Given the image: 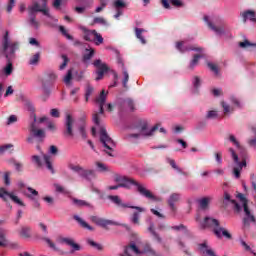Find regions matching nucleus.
I'll list each match as a JSON object with an SVG mask.
<instances>
[{"label": "nucleus", "instance_id": "obj_2", "mask_svg": "<svg viewBox=\"0 0 256 256\" xmlns=\"http://www.w3.org/2000/svg\"><path fill=\"white\" fill-rule=\"evenodd\" d=\"M228 141H230L232 145H235L237 151L240 154V156H238L233 148L228 149L234 163L236 164V166L233 168V174L236 179H239L241 177V171L243 170V167H247V162L245 160L247 157V152L245 151V148L241 146V143H239V140H237V137H235V135L230 134L228 136Z\"/></svg>", "mask_w": 256, "mask_h": 256}, {"label": "nucleus", "instance_id": "obj_39", "mask_svg": "<svg viewBox=\"0 0 256 256\" xmlns=\"http://www.w3.org/2000/svg\"><path fill=\"white\" fill-rule=\"evenodd\" d=\"M40 57H41V54L39 53L34 54L29 60V65H37V63H39Z\"/></svg>", "mask_w": 256, "mask_h": 256}, {"label": "nucleus", "instance_id": "obj_53", "mask_svg": "<svg viewBox=\"0 0 256 256\" xmlns=\"http://www.w3.org/2000/svg\"><path fill=\"white\" fill-rule=\"evenodd\" d=\"M145 253H148V255H155V252L153 251V249H151V246L149 244H146L144 246V250Z\"/></svg>", "mask_w": 256, "mask_h": 256}, {"label": "nucleus", "instance_id": "obj_55", "mask_svg": "<svg viewBox=\"0 0 256 256\" xmlns=\"http://www.w3.org/2000/svg\"><path fill=\"white\" fill-rule=\"evenodd\" d=\"M32 161L33 163H35V165H37L38 167H41V158H39V156L37 155L32 156Z\"/></svg>", "mask_w": 256, "mask_h": 256}, {"label": "nucleus", "instance_id": "obj_62", "mask_svg": "<svg viewBox=\"0 0 256 256\" xmlns=\"http://www.w3.org/2000/svg\"><path fill=\"white\" fill-rule=\"evenodd\" d=\"M29 43H30V45H33L34 47H39V41H37V39H35V38H30Z\"/></svg>", "mask_w": 256, "mask_h": 256}, {"label": "nucleus", "instance_id": "obj_56", "mask_svg": "<svg viewBox=\"0 0 256 256\" xmlns=\"http://www.w3.org/2000/svg\"><path fill=\"white\" fill-rule=\"evenodd\" d=\"M206 117H207V119H216L217 111H215V110L209 111Z\"/></svg>", "mask_w": 256, "mask_h": 256}, {"label": "nucleus", "instance_id": "obj_6", "mask_svg": "<svg viewBox=\"0 0 256 256\" xmlns=\"http://www.w3.org/2000/svg\"><path fill=\"white\" fill-rule=\"evenodd\" d=\"M100 141L102 145L105 147V152L110 155V157H113V149H115V142L111 137H109V134H107V130L105 128H100Z\"/></svg>", "mask_w": 256, "mask_h": 256}, {"label": "nucleus", "instance_id": "obj_36", "mask_svg": "<svg viewBox=\"0 0 256 256\" xmlns=\"http://www.w3.org/2000/svg\"><path fill=\"white\" fill-rule=\"evenodd\" d=\"M211 203V198H202L199 200L200 209H207Z\"/></svg>", "mask_w": 256, "mask_h": 256}, {"label": "nucleus", "instance_id": "obj_22", "mask_svg": "<svg viewBox=\"0 0 256 256\" xmlns=\"http://www.w3.org/2000/svg\"><path fill=\"white\" fill-rule=\"evenodd\" d=\"M80 176L84 177V179H87L88 181H91V179H95V177H97V173L93 169L83 168L82 174H80Z\"/></svg>", "mask_w": 256, "mask_h": 256}, {"label": "nucleus", "instance_id": "obj_48", "mask_svg": "<svg viewBox=\"0 0 256 256\" xmlns=\"http://www.w3.org/2000/svg\"><path fill=\"white\" fill-rule=\"evenodd\" d=\"M93 94V87L87 86L86 87V93H85V99L86 101H89V97Z\"/></svg>", "mask_w": 256, "mask_h": 256}, {"label": "nucleus", "instance_id": "obj_45", "mask_svg": "<svg viewBox=\"0 0 256 256\" xmlns=\"http://www.w3.org/2000/svg\"><path fill=\"white\" fill-rule=\"evenodd\" d=\"M168 163L171 165L172 168L175 169V171H178V173H183V170L179 168V166H177V164L175 163V160L168 159Z\"/></svg>", "mask_w": 256, "mask_h": 256}, {"label": "nucleus", "instance_id": "obj_57", "mask_svg": "<svg viewBox=\"0 0 256 256\" xmlns=\"http://www.w3.org/2000/svg\"><path fill=\"white\" fill-rule=\"evenodd\" d=\"M59 29L62 32L64 37H66L68 39H73V37L71 35H69V33H67V30H65V27L60 26Z\"/></svg>", "mask_w": 256, "mask_h": 256}, {"label": "nucleus", "instance_id": "obj_49", "mask_svg": "<svg viewBox=\"0 0 256 256\" xmlns=\"http://www.w3.org/2000/svg\"><path fill=\"white\" fill-rule=\"evenodd\" d=\"M5 75H11L13 73V64L8 63L7 66L4 68Z\"/></svg>", "mask_w": 256, "mask_h": 256}, {"label": "nucleus", "instance_id": "obj_20", "mask_svg": "<svg viewBox=\"0 0 256 256\" xmlns=\"http://www.w3.org/2000/svg\"><path fill=\"white\" fill-rule=\"evenodd\" d=\"M132 209H135L136 212H133L132 217H131V222L134 225H139V217H140L139 213H143V211H145V208H141V207H138V206H133Z\"/></svg>", "mask_w": 256, "mask_h": 256}, {"label": "nucleus", "instance_id": "obj_54", "mask_svg": "<svg viewBox=\"0 0 256 256\" xmlns=\"http://www.w3.org/2000/svg\"><path fill=\"white\" fill-rule=\"evenodd\" d=\"M201 55H195L193 60L190 63V67H195V65H197V63H199V58H201Z\"/></svg>", "mask_w": 256, "mask_h": 256}, {"label": "nucleus", "instance_id": "obj_14", "mask_svg": "<svg viewBox=\"0 0 256 256\" xmlns=\"http://www.w3.org/2000/svg\"><path fill=\"white\" fill-rule=\"evenodd\" d=\"M58 242L69 245L72 248L71 253H75V251H81V246L75 243V240L71 238H59Z\"/></svg>", "mask_w": 256, "mask_h": 256}, {"label": "nucleus", "instance_id": "obj_40", "mask_svg": "<svg viewBox=\"0 0 256 256\" xmlns=\"http://www.w3.org/2000/svg\"><path fill=\"white\" fill-rule=\"evenodd\" d=\"M239 47L247 49L249 47H256V44L249 42V40H245L244 42H239Z\"/></svg>", "mask_w": 256, "mask_h": 256}, {"label": "nucleus", "instance_id": "obj_58", "mask_svg": "<svg viewBox=\"0 0 256 256\" xmlns=\"http://www.w3.org/2000/svg\"><path fill=\"white\" fill-rule=\"evenodd\" d=\"M13 7H15V0H9L8 6H7V12L11 13V11H13Z\"/></svg>", "mask_w": 256, "mask_h": 256}, {"label": "nucleus", "instance_id": "obj_19", "mask_svg": "<svg viewBox=\"0 0 256 256\" xmlns=\"http://www.w3.org/2000/svg\"><path fill=\"white\" fill-rule=\"evenodd\" d=\"M243 17L244 23L247 21H252V23H256V14L253 10H247L241 13Z\"/></svg>", "mask_w": 256, "mask_h": 256}, {"label": "nucleus", "instance_id": "obj_52", "mask_svg": "<svg viewBox=\"0 0 256 256\" xmlns=\"http://www.w3.org/2000/svg\"><path fill=\"white\" fill-rule=\"evenodd\" d=\"M44 241L47 243V245H49V247H50L51 249H54V251H59V249H57V247L55 246V243H53V242L51 241V239L45 238Z\"/></svg>", "mask_w": 256, "mask_h": 256}, {"label": "nucleus", "instance_id": "obj_5", "mask_svg": "<svg viewBox=\"0 0 256 256\" xmlns=\"http://www.w3.org/2000/svg\"><path fill=\"white\" fill-rule=\"evenodd\" d=\"M2 49L6 59H11L15 54V51L19 49V44L9 40V32H6L2 40Z\"/></svg>", "mask_w": 256, "mask_h": 256}, {"label": "nucleus", "instance_id": "obj_64", "mask_svg": "<svg viewBox=\"0 0 256 256\" xmlns=\"http://www.w3.org/2000/svg\"><path fill=\"white\" fill-rule=\"evenodd\" d=\"M94 23H100L101 25H105V19L102 17H97L94 19Z\"/></svg>", "mask_w": 256, "mask_h": 256}, {"label": "nucleus", "instance_id": "obj_59", "mask_svg": "<svg viewBox=\"0 0 256 256\" xmlns=\"http://www.w3.org/2000/svg\"><path fill=\"white\" fill-rule=\"evenodd\" d=\"M12 123H17V116L11 115V116L8 118L7 125H12Z\"/></svg>", "mask_w": 256, "mask_h": 256}, {"label": "nucleus", "instance_id": "obj_26", "mask_svg": "<svg viewBox=\"0 0 256 256\" xmlns=\"http://www.w3.org/2000/svg\"><path fill=\"white\" fill-rule=\"evenodd\" d=\"M24 195L25 197H28V199L35 201L36 197H39V192L31 187H28L26 191H24Z\"/></svg>", "mask_w": 256, "mask_h": 256}, {"label": "nucleus", "instance_id": "obj_21", "mask_svg": "<svg viewBox=\"0 0 256 256\" xmlns=\"http://www.w3.org/2000/svg\"><path fill=\"white\" fill-rule=\"evenodd\" d=\"M92 221L100 227H107L108 225H113V221L107 220L105 218H99L97 216L92 217Z\"/></svg>", "mask_w": 256, "mask_h": 256}, {"label": "nucleus", "instance_id": "obj_28", "mask_svg": "<svg viewBox=\"0 0 256 256\" xmlns=\"http://www.w3.org/2000/svg\"><path fill=\"white\" fill-rule=\"evenodd\" d=\"M108 199L112 201V203H115V205H119L120 207L133 208V206L129 204L122 203L121 198H119V196H108Z\"/></svg>", "mask_w": 256, "mask_h": 256}, {"label": "nucleus", "instance_id": "obj_47", "mask_svg": "<svg viewBox=\"0 0 256 256\" xmlns=\"http://www.w3.org/2000/svg\"><path fill=\"white\" fill-rule=\"evenodd\" d=\"M11 172H5L4 173V183L5 185L9 186L11 185Z\"/></svg>", "mask_w": 256, "mask_h": 256}, {"label": "nucleus", "instance_id": "obj_12", "mask_svg": "<svg viewBox=\"0 0 256 256\" xmlns=\"http://www.w3.org/2000/svg\"><path fill=\"white\" fill-rule=\"evenodd\" d=\"M33 121L34 123L31 124L30 126V133L33 137H36L37 139H45V131L42 129H38L37 126L35 125L37 123V117L35 114H33Z\"/></svg>", "mask_w": 256, "mask_h": 256}, {"label": "nucleus", "instance_id": "obj_42", "mask_svg": "<svg viewBox=\"0 0 256 256\" xmlns=\"http://www.w3.org/2000/svg\"><path fill=\"white\" fill-rule=\"evenodd\" d=\"M57 193H63L64 195H69V191L67 189H65L63 186L59 185V184H55L54 185Z\"/></svg>", "mask_w": 256, "mask_h": 256}, {"label": "nucleus", "instance_id": "obj_63", "mask_svg": "<svg viewBox=\"0 0 256 256\" xmlns=\"http://www.w3.org/2000/svg\"><path fill=\"white\" fill-rule=\"evenodd\" d=\"M43 200H44L46 203H48V205H53V202H54L53 197L46 196V197L43 198Z\"/></svg>", "mask_w": 256, "mask_h": 256}, {"label": "nucleus", "instance_id": "obj_10", "mask_svg": "<svg viewBox=\"0 0 256 256\" xmlns=\"http://www.w3.org/2000/svg\"><path fill=\"white\" fill-rule=\"evenodd\" d=\"M11 199L13 203H16V205H20V207H25V203L21 201L13 192L7 191L5 188H0V199L3 201H7V199Z\"/></svg>", "mask_w": 256, "mask_h": 256}, {"label": "nucleus", "instance_id": "obj_13", "mask_svg": "<svg viewBox=\"0 0 256 256\" xmlns=\"http://www.w3.org/2000/svg\"><path fill=\"white\" fill-rule=\"evenodd\" d=\"M157 129H159V125H156L151 129L147 128V125H144L140 130V134H131L130 137H134V139H137L140 135H143L144 137H151L155 134Z\"/></svg>", "mask_w": 256, "mask_h": 256}, {"label": "nucleus", "instance_id": "obj_11", "mask_svg": "<svg viewBox=\"0 0 256 256\" xmlns=\"http://www.w3.org/2000/svg\"><path fill=\"white\" fill-rule=\"evenodd\" d=\"M93 65L97 69L96 81H101V79H103V75H105V73H107V71H109V68L107 67V64L101 62V60H99V59L94 61Z\"/></svg>", "mask_w": 256, "mask_h": 256}, {"label": "nucleus", "instance_id": "obj_16", "mask_svg": "<svg viewBox=\"0 0 256 256\" xmlns=\"http://www.w3.org/2000/svg\"><path fill=\"white\" fill-rule=\"evenodd\" d=\"M185 45H186L185 41L177 42L176 48L178 49V51H181V53H185V51H198L199 53H203V48H195V47L188 48Z\"/></svg>", "mask_w": 256, "mask_h": 256}, {"label": "nucleus", "instance_id": "obj_50", "mask_svg": "<svg viewBox=\"0 0 256 256\" xmlns=\"http://www.w3.org/2000/svg\"><path fill=\"white\" fill-rule=\"evenodd\" d=\"M101 6L96 8V13H101L105 7H107V0H100Z\"/></svg>", "mask_w": 256, "mask_h": 256}, {"label": "nucleus", "instance_id": "obj_44", "mask_svg": "<svg viewBox=\"0 0 256 256\" xmlns=\"http://www.w3.org/2000/svg\"><path fill=\"white\" fill-rule=\"evenodd\" d=\"M9 149H13L12 144H6V145L0 146V155H3V153H6L7 151H9Z\"/></svg>", "mask_w": 256, "mask_h": 256}, {"label": "nucleus", "instance_id": "obj_9", "mask_svg": "<svg viewBox=\"0 0 256 256\" xmlns=\"http://www.w3.org/2000/svg\"><path fill=\"white\" fill-rule=\"evenodd\" d=\"M73 127H75V118L71 114L66 115L65 119V131L64 135L67 139H73L75 133L73 132Z\"/></svg>", "mask_w": 256, "mask_h": 256}, {"label": "nucleus", "instance_id": "obj_60", "mask_svg": "<svg viewBox=\"0 0 256 256\" xmlns=\"http://www.w3.org/2000/svg\"><path fill=\"white\" fill-rule=\"evenodd\" d=\"M50 115H51V117H55V118H59L60 117V114H59V110L58 109H52L51 111H50Z\"/></svg>", "mask_w": 256, "mask_h": 256}, {"label": "nucleus", "instance_id": "obj_17", "mask_svg": "<svg viewBox=\"0 0 256 256\" xmlns=\"http://www.w3.org/2000/svg\"><path fill=\"white\" fill-rule=\"evenodd\" d=\"M204 21L207 23L208 27L216 33V35H223V33H225V28L213 25L211 20H209V16H204Z\"/></svg>", "mask_w": 256, "mask_h": 256}, {"label": "nucleus", "instance_id": "obj_38", "mask_svg": "<svg viewBox=\"0 0 256 256\" xmlns=\"http://www.w3.org/2000/svg\"><path fill=\"white\" fill-rule=\"evenodd\" d=\"M221 105L223 107L224 115H229L230 113H233V111H234L233 107L229 106L225 102H222Z\"/></svg>", "mask_w": 256, "mask_h": 256}, {"label": "nucleus", "instance_id": "obj_37", "mask_svg": "<svg viewBox=\"0 0 256 256\" xmlns=\"http://www.w3.org/2000/svg\"><path fill=\"white\" fill-rule=\"evenodd\" d=\"M93 55H95V50L93 48L86 49V52L83 57L84 61H89L91 57H93Z\"/></svg>", "mask_w": 256, "mask_h": 256}, {"label": "nucleus", "instance_id": "obj_61", "mask_svg": "<svg viewBox=\"0 0 256 256\" xmlns=\"http://www.w3.org/2000/svg\"><path fill=\"white\" fill-rule=\"evenodd\" d=\"M79 133L83 139H85V137H87V134L85 133V126L79 127Z\"/></svg>", "mask_w": 256, "mask_h": 256}, {"label": "nucleus", "instance_id": "obj_46", "mask_svg": "<svg viewBox=\"0 0 256 256\" xmlns=\"http://www.w3.org/2000/svg\"><path fill=\"white\" fill-rule=\"evenodd\" d=\"M123 76H124V79H123V87H127V83H129V73L127 72V70L124 68L123 69Z\"/></svg>", "mask_w": 256, "mask_h": 256}, {"label": "nucleus", "instance_id": "obj_1", "mask_svg": "<svg viewBox=\"0 0 256 256\" xmlns=\"http://www.w3.org/2000/svg\"><path fill=\"white\" fill-rule=\"evenodd\" d=\"M114 181L118 184L114 186H108L109 191H115L119 189V187L131 189V187H133L134 185L135 187H137L138 193H140V195H142L143 197H146V199H149L150 201H159V199L155 195H153V192L151 190L147 189L143 184H139V182L135 181L133 178L115 175Z\"/></svg>", "mask_w": 256, "mask_h": 256}, {"label": "nucleus", "instance_id": "obj_43", "mask_svg": "<svg viewBox=\"0 0 256 256\" xmlns=\"http://www.w3.org/2000/svg\"><path fill=\"white\" fill-rule=\"evenodd\" d=\"M71 79H73V70H68L66 76L64 77V83L69 85L71 83Z\"/></svg>", "mask_w": 256, "mask_h": 256}, {"label": "nucleus", "instance_id": "obj_51", "mask_svg": "<svg viewBox=\"0 0 256 256\" xmlns=\"http://www.w3.org/2000/svg\"><path fill=\"white\" fill-rule=\"evenodd\" d=\"M63 63L60 65V71H63L67 67V64L69 63V58H67L65 55H62Z\"/></svg>", "mask_w": 256, "mask_h": 256}, {"label": "nucleus", "instance_id": "obj_27", "mask_svg": "<svg viewBox=\"0 0 256 256\" xmlns=\"http://www.w3.org/2000/svg\"><path fill=\"white\" fill-rule=\"evenodd\" d=\"M199 250L203 253V255L216 256L215 252L212 251V249L209 247V245L206 244V242L199 245Z\"/></svg>", "mask_w": 256, "mask_h": 256}, {"label": "nucleus", "instance_id": "obj_15", "mask_svg": "<svg viewBox=\"0 0 256 256\" xmlns=\"http://www.w3.org/2000/svg\"><path fill=\"white\" fill-rule=\"evenodd\" d=\"M114 9H116V15H114L115 19H118V17H121L123 15V9L127 7V4L123 0H115L114 1Z\"/></svg>", "mask_w": 256, "mask_h": 256}, {"label": "nucleus", "instance_id": "obj_33", "mask_svg": "<svg viewBox=\"0 0 256 256\" xmlns=\"http://www.w3.org/2000/svg\"><path fill=\"white\" fill-rule=\"evenodd\" d=\"M46 167L48 169V171H50L51 173H55V170L53 169V164H51V157L47 156V155H43Z\"/></svg>", "mask_w": 256, "mask_h": 256}, {"label": "nucleus", "instance_id": "obj_7", "mask_svg": "<svg viewBox=\"0 0 256 256\" xmlns=\"http://www.w3.org/2000/svg\"><path fill=\"white\" fill-rule=\"evenodd\" d=\"M105 101H107V93L105 90H102L99 97L96 99L97 105H99L100 109L99 112H95L93 114V121L95 125H101V115H103L104 110H103V105H105Z\"/></svg>", "mask_w": 256, "mask_h": 256}, {"label": "nucleus", "instance_id": "obj_41", "mask_svg": "<svg viewBox=\"0 0 256 256\" xmlns=\"http://www.w3.org/2000/svg\"><path fill=\"white\" fill-rule=\"evenodd\" d=\"M148 230L150 231L152 237H154L155 241H157L158 243H161V237H159V234H157V232H155V230L153 229V225H151Z\"/></svg>", "mask_w": 256, "mask_h": 256}, {"label": "nucleus", "instance_id": "obj_3", "mask_svg": "<svg viewBox=\"0 0 256 256\" xmlns=\"http://www.w3.org/2000/svg\"><path fill=\"white\" fill-rule=\"evenodd\" d=\"M37 13H43L46 17H51V14H49V8H47V0L33 2L28 6V25L31 29L35 30L41 27V23L37 20Z\"/></svg>", "mask_w": 256, "mask_h": 256}, {"label": "nucleus", "instance_id": "obj_24", "mask_svg": "<svg viewBox=\"0 0 256 256\" xmlns=\"http://www.w3.org/2000/svg\"><path fill=\"white\" fill-rule=\"evenodd\" d=\"M131 253L139 255V253L141 252L139 251V248H137L135 244H132L125 248L124 253L121 256H133Z\"/></svg>", "mask_w": 256, "mask_h": 256}, {"label": "nucleus", "instance_id": "obj_23", "mask_svg": "<svg viewBox=\"0 0 256 256\" xmlns=\"http://www.w3.org/2000/svg\"><path fill=\"white\" fill-rule=\"evenodd\" d=\"M244 213H245V218H244V225H249L250 223H255V216L251 214V211H249V207H245Z\"/></svg>", "mask_w": 256, "mask_h": 256}, {"label": "nucleus", "instance_id": "obj_34", "mask_svg": "<svg viewBox=\"0 0 256 256\" xmlns=\"http://www.w3.org/2000/svg\"><path fill=\"white\" fill-rule=\"evenodd\" d=\"M68 168L71 169V171H74L75 173H79L80 175L83 173L84 169L83 167L73 163L68 164Z\"/></svg>", "mask_w": 256, "mask_h": 256}, {"label": "nucleus", "instance_id": "obj_32", "mask_svg": "<svg viewBox=\"0 0 256 256\" xmlns=\"http://www.w3.org/2000/svg\"><path fill=\"white\" fill-rule=\"evenodd\" d=\"M135 33H136L137 39H139L141 41L142 45H145V43H147V41L143 37V33H145V29L136 28Z\"/></svg>", "mask_w": 256, "mask_h": 256}, {"label": "nucleus", "instance_id": "obj_18", "mask_svg": "<svg viewBox=\"0 0 256 256\" xmlns=\"http://www.w3.org/2000/svg\"><path fill=\"white\" fill-rule=\"evenodd\" d=\"M237 197L241 204L235 202V200H232V203L234 204L236 211H241V209H245V207H247V199H245L243 194H238Z\"/></svg>", "mask_w": 256, "mask_h": 256}, {"label": "nucleus", "instance_id": "obj_29", "mask_svg": "<svg viewBox=\"0 0 256 256\" xmlns=\"http://www.w3.org/2000/svg\"><path fill=\"white\" fill-rule=\"evenodd\" d=\"M95 166H96V171H98V173H107L111 171L109 166H107V164L103 162H95Z\"/></svg>", "mask_w": 256, "mask_h": 256}, {"label": "nucleus", "instance_id": "obj_4", "mask_svg": "<svg viewBox=\"0 0 256 256\" xmlns=\"http://www.w3.org/2000/svg\"><path fill=\"white\" fill-rule=\"evenodd\" d=\"M196 221H198L201 229H212L214 235L218 239H232L233 236L231 235V232L227 230L225 227H221V222L215 218L206 217L203 221L199 220V217H196Z\"/></svg>", "mask_w": 256, "mask_h": 256}, {"label": "nucleus", "instance_id": "obj_30", "mask_svg": "<svg viewBox=\"0 0 256 256\" xmlns=\"http://www.w3.org/2000/svg\"><path fill=\"white\" fill-rule=\"evenodd\" d=\"M123 107L127 111H135V103L133 102V100H131V98H127L126 100H124Z\"/></svg>", "mask_w": 256, "mask_h": 256}, {"label": "nucleus", "instance_id": "obj_35", "mask_svg": "<svg viewBox=\"0 0 256 256\" xmlns=\"http://www.w3.org/2000/svg\"><path fill=\"white\" fill-rule=\"evenodd\" d=\"M73 204L76 205L77 207H91V204H89L85 200H78V199H73Z\"/></svg>", "mask_w": 256, "mask_h": 256}, {"label": "nucleus", "instance_id": "obj_31", "mask_svg": "<svg viewBox=\"0 0 256 256\" xmlns=\"http://www.w3.org/2000/svg\"><path fill=\"white\" fill-rule=\"evenodd\" d=\"M75 221H77L79 223V225H81V227H83L84 229H88L89 231H93V227H91L90 225H88L87 222H85L81 217H79L78 215L74 216Z\"/></svg>", "mask_w": 256, "mask_h": 256}, {"label": "nucleus", "instance_id": "obj_8", "mask_svg": "<svg viewBox=\"0 0 256 256\" xmlns=\"http://www.w3.org/2000/svg\"><path fill=\"white\" fill-rule=\"evenodd\" d=\"M81 30L84 33L85 41H93V43H95V45L103 44V36H101V34L97 33V31L88 30L85 27H81Z\"/></svg>", "mask_w": 256, "mask_h": 256}, {"label": "nucleus", "instance_id": "obj_25", "mask_svg": "<svg viewBox=\"0 0 256 256\" xmlns=\"http://www.w3.org/2000/svg\"><path fill=\"white\" fill-rule=\"evenodd\" d=\"M180 200H181L180 194L174 193L170 196L168 203L172 211H176L177 208L175 207V203H177Z\"/></svg>", "mask_w": 256, "mask_h": 256}]
</instances>
